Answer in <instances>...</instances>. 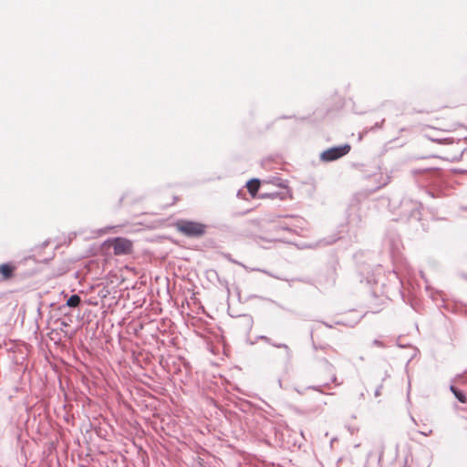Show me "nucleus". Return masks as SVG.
Listing matches in <instances>:
<instances>
[{"instance_id": "f257e3e1", "label": "nucleus", "mask_w": 467, "mask_h": 467, "mask_svg": "<svg viewBox=\"0 0 467 467\" xmlns=\"http://www.w3.org/2000/svg\"><path fill=\"white\" fill-rule=\"evenodd\" d=\"M174 226L179 233L188 237L202 236L207 229L204 223L188 220H179L174 223Z\"/></svg>"}, {"instance_id": "f03ea898", "label": "nucleus", "mask_w": 467, "mask_h": 467, "mask_svg": "<svg viewBox=\"0 0 467 467\" xmlns=\"http://www.w3.org/2000/svg\"><path fill=\"white\" fill-rule=\"evenodd\" d=\"M349 150L350 146L348 144L338 147H332L323 151L320 157L322 161H333L347 155Z\"/></svg>"}, {"instance_id": "7ed1b4c3", "label": "nucleus", "mask_w": 467, "mask_h": 467, "mask_svg": "<svg viewBox=\"0 0 467 467\" xmlns=\"http://www.w3.org/2000/svg\"><path fill=\"white\" fill-rule=\"evenodd\" d=\"M16 265L12 263H5L0 265V275L3 280L10 279L16 271Z\"/></svg>"}, {"instance_id": "20e7f679", "label": "nucleus", "mask_w": 467, "mask_h": 467, "mask_svg": "<svg viewBox=\"0 0 467 467\" xmlns=\"http://www.w3.org/2000/svg\"><path fill=\"white\" fill-rule=\"evenodd\" d=\"M261 182L258 179H252L246 183V188L252 198H255L259 191Z\"/></svg>"}, {"instance_id": "39448f33", "label": "nucleus", "mask_w": 467, "mask_h": 467, "mask_svg": "<svg viewBox=\"0 0 467 467\" xmlns=\"http://www.w3.org/2000/svg\"><path fill=\"white\" fill-rule=\"evenodd\" d=\"M131 250H132V244L130 241L123 239V238H119V253L128 254V253H130Z\"/></svg>"}, {"instance_id": "423d86ee", "label": "nucleus", "mask_w": 467, "mask_h": 467, "mask_svg": "<svg viewBox=\"0 0 467 467\" xmlns=\"http://www.w3.org/2000/svg\"><path fill=\"white\" fill-rule=\"evenodd\" d=\"M81 302L80 296L72 295L67 301V306L69 307H77Z\"/></svg>"}, {"instance_id": "0eeeda50", "label": "nucleus", "mask_w": 467, "mask_h": 467, "mask_svg": "<svg viewBox=\"0 0 467 467\" xmlns=\"http://www.w3.org/2000/svg\"><path fill=\"white\" fill-rule=\"evenodd\" d=\"M104 246H109L113 250L114 254H117V238H111L103 244Z\"/></svg>"}, {"instance_id": "6e6552de", "label": "nucleus", "mask_w": 467, "mask_h": 467, "mask_svg": "<svg viewBox=\"0 0 467 467\" xmlns=\"http://www.w3.org/2000/svg\"><path fill=\"white\" fill-rule=\"evenodd\" d=\"M451 389L454 393L455 397L458 399L459 401H461L462 403L467 402L466 397L461 391H459L456 388L451 387Z\"/></svg>"}, {"instance_id": "1a4fd4ad", "label": "nucleus", "mask_w": 467, "mask_h": 467, "mask_svg": "<svg viewBox=\"0 0 467 467\" xmlns=\"http://www.w3.org/2000/svg\"><path fill=\"white\" fill-rule=\"evenodd\" d=\"M276 196H277V194H276V193L262 194V195L260 196V198H266V197H269V198L274 199V198H275Z\"/></svg>"}, {"instance_id": "9d476101", "label": "nucleus", "mask_w": 467, "mask_h": 467, "mask_svg": "<svg viewBox=\"0 0 467 467\" xmlns=\"http://www.w3.org/2000/svg\"><path fill=\"white\" fill-rule=\"evenodd\" d=\"M375 395H376V396H379V395H380V390H379V389H377V390H376Z\"/></svg>"}, {"instance_id": "9b49d317", "label": "nucleus", "mask_w": 467, "mask_h": 467, "mask_svg": "<svg viewBox=\"0 0 467 467\" xmlns=\"http://www.w3.org/2000/svg\"><path fill=\"white\" fill-rule=\"evenodd\" d=\"M333 382H335L337 380V378L335 376H333Z\"/></svg>"}]
</instances>
